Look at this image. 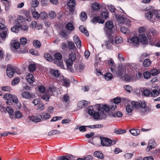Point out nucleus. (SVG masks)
I'll use <instances>...</instances> for the list:
<instances>
[{"instance_id": "69168bd1", "label": "nucleus", "mask_w": 160, "mask_h": 160, "mask_svg": "<svg viewBox=\"0 0 160 160\" xmlns=\"http://www.w3.org/2000/svg\"><path fill=\"white\" fill-rule=\"evenodd\" d=\"M42 98L45 100L46 101H48L50 98V97L47 94H44L42 96Z\"/></svg>"}, {"instance_id": "1a4fd4ad", "label": "nucleus", "mask_w": 160, "mask_h": 160, "mask_svg": "<svg viewBox=\"0 0 160 160\" xmlns=\"http://www.w3.org/2000/svg\"><path fill=\"white\" fill-rule=\"evenodd\" d=\"M73 61L72 59L68 58L66 60V62L68 70L72 72H74V69L72 66Z\"/></svg>"}, {"instance_id": "4d7b16f0", "label": "nucleus", "mask_w": 160, "mask_h": 160, "mask_svg": "<svg viewBox=\"0 0 160 160\" xmlns=\"http://www.w3.org/2000/svg\"><path fill=\"white\" fill-rule=\"evenodd\" d=\"M101 16L102 18L106 19L108 17V12H102Z\"/></svg>"}, {"instance_id": "c85d7f7f", "label": "nucleus", "mask_w": 160, "mask_h": 160, "mask_svg": "<svg viewBox=\"0 0 160 160\" xmlns=\"http://www.w3.org/2000/svg\"><path fill=\"white\" fill-rule=\"evenodd\" d=\"M68 48L69 50H74L75 48V46L72 41H67Z\"/></svg>"}, {"instance_id": "0e129e2a", "label": "nucleus", "mask_w": 160, "mask_h": 160, "mask_svg": "<svg viewBox=\"0 0 160 160\" xmlns=\"http://www.w3.org/2000/svg\"><path fill=\"white\" fill-rule=\"evenodd\" d=\"M124 88L127 92H130L132 90V87L129 85H126L124 86Z\"/></svg>"}, {"instance_id": "a878e982", "label": "nucleus", "mask_w": 160, "mask_h": 160, "mask_svg": "<svg viewBox=\"0 0 160 160\" xmlns=\"http://www.w3.org/2000/svg\"><path fill=\"white\" fill-rule=\"evenodd\" d=\"M55 59L53 61H57L61 60L62 58V55L60 53H56L54 55Z\"/></svg>"}, {"instance_id": "864d4df0", "label": "nucleus", "mask_w": 160, "mask_h": 160, "mask_svg": "<svg viewBox=\"0 0 160 160\" xmlns=\"http://www.w3.org/2000/svg\"><path fill=\"white\" fill-rule=\"evenodd\" d=\"M114 35L113 34V38L115 39V42L116 43H120L122 42V38L121 37H116L115 38L114 37Z\"/></svg>"}, {"instance_id": "72a5a7b5", "label": "nucleus", "mask_w": 160, "mask_h": 160, "mask_svg": "<svg viewBox=\"0 0 160 160\" xmlns=\"http://www.w3.org/2000/svg\"><path fill=\"white\" fill-rule=\"evenodd\" d=\"M39 5V2L37 0H32L31 3V5L32 8L31 9H35V8L37 7Z\"/></svg>"}, {"instance_id": "6e6d98bb", "label": "nucleus", "mask_w": 160, "mask_h": 160, "mask_svg": "<svg viewBox=\"0 0 160 160\" xmlns=\"http://www.w3.org/2000/svg\"><path fill=\"white\" fill-rule=\"evenodd\" d=\"M69 59L75 61L76 59V54L74 52H72L69 55Z\"/></svg>"}, {"instance_id": "9b49d317", "label": "nucleus", "mask_w": 160, "mask_h": 160, "mask_svg": "<svg viewBox=\"0 0 160 160\" xmlns=\"http://www.w3.org/2000/svg\"><path fill=\"white\" fill-rule=\"evenodd\" d=\"M15 69L12 67H8L6 69V73L9 78H12L15 73Z\"/></svg>"}, {"instance_id": "473e14b6", "label": "nucleus", "mask_w": 160, "mask_h": 160, "mask_svg": "<svg viewBox=\"0 0 160 160\" xmlns=\"http://www.w3.org/2000/svg\"><path fill=\"white\" fill-rule=\"evenodd\" d=\"M33 44L34 46L37 48H39L41 45V43L38 40H34L33 42Z\"/></svg>"}, {"instance_id": "6e6552de", "label": "nucleus", "mask_w": 160, "mask_h": 160, "mask_svg": "<svg viewBox=\"0 0 160 160\" xmlns=\"http://www.w3.org/2000/svg\"><path fill=\"white\" fill-rule=\"evenodd\" d=\"M118 19L120 23H124L128 26L130 25V21L127 19H125L121 15H119Z\"/></svg>"}, {"instance_id": "09e8293b", "label": "nucleus", "mask_w": 160, "mask_h": 160, "mask_svg": "<svg viewBox=\"0 0 160 160\" xmlns=\"http://www.w3.org/2000/svg\"><path fill=\"white\" fill-rule=\"evenodd\" d=\"M29 71L30 72H33L36 69V66L34 64H31L28 66Z\"/></svg>"}, {"instance_id": "f03ea898", "label": "nucleus", "mask_w": 160, "mask_h": 160, "mask_svg": "<svg viewBox=\"0 0 160 160\" xmlns=\"http://www.w3.org/2000/svg\"><path fill=\"white\" fill-rule=\"evenodd\" d=\"M18 22L15 25L11 28V29L12 32L16 33L18 32L20 28H21L22 25L20 23L23 22L25 21L23 19V17L21 16H20L18 18Z\"/></svg>"}, {"instance_id": "4be33fe9", "label": "nucleus", "mask_w": 160, "mask_h": 160, "mask_svg": "<svg viewBox=\"0 0 160 160\" xmlns=\"http://www.w3.org/2000/svg\"><path fill=\"white\" fill-rule=\"evenodd\" d=\"M22 117V115L19 111H16L14 113V118L12 119H19Z\"/></svg>"}, {"instance_id": "4c0bfd02", "label": "nucleus", "mask_w": 160, "mask_h": 160, "mask_svg": "<svg viewBox=\"0 0 160 160\" xmlns=\"http://www.w3.org/2000/svg\"><path fill=\"white\" fill-rule=\"evenodd\" d=\"M92 8L93 10L97 11L99 10L100 8V6L99 4L98 3H95L92 4Z\"/></svg>"}, {"instance_id": "c9c22d12", "label": "nucleus", "mask_w": 160, "mask_h": 160, "mask_svg": "<svg viewBox=\"0 0 160 160\" xmlns=\"http://www.w3.org/2000/svg\"><path fill=\"white\" fill-rule=\"evenodd\" d=\"M121 31L124 34H128L130 32V30L128 28L125 27H122L120 28Z\"/></svg>"}, {"instance_id": "7c9ffc66", "label": "nucleus", "mask_w": 160, "mask_h": 160, "mask_svg": "<svg viewBox=\"0 0 160 160\" xmlns=\"http://www.w3.org/2000/svg\"><path fill=\"white\" fill-rule=\"evenodd\" d=\"M109 115L111 116L113 118H116L117 116L119 117H121L122 116V114L121 112H117L116 114L112 112L109 113Z\"/></svg>"}, {"instance_id": "c03bdc74", "label": "nucleus", "mask_w": 160, "mask_h": 160, "mask_svg": "<svg viewBox=\"0 0 160 160\" xmlns=\"http://www.w3.org/2000/svg\"><path fill=\"white\" fill-rule=\"evenodd\" d=\"M153 15L154 12H153V10L152 12L149 11V12H148L145 14V16L148 19L151 18Z\"/></svg>"}, {"instance_id": "f8f14e48", "label": "nucleus", "mask_w": 160, "mask_h": 160, "mask_svg": "<svg viewBox=\"0 0 160 160\" xmlns=\"http://www.w3.org/2000/svg\"><path fill=\"white\" fill-rule=\"evenodd\" d=\"M128 42L130 43H132L135 45H137L140 41L139 39L137 37H133L128 39Z\"/></svg>"}, {"instance_id": "f704fd0d", "label": "nucleus", "mask_w": 160, "mask_h": 160, "mask_svg": "<svg viewBox=\"0 0 160 160\" xmlns=\"http://www.w3.org/2000/svg\"><path fill=\"white\" fill-rule=\"evenodd\" d=\"M63 82L62 85L66 87H68L70 86V80L68 78H63Z\"/></svg>"}, {"instance_id": "338daca9", "label": "nucleus", "mask_w": 160, "mask_h": 160, "mask_svg": "<svg viewBox=\"0 0 160 160\" xmlns=\"http://www.w3.org/2000/svg\"><path fill=\"white\" fill-rule=\"evenodd\" d=\"M121 101V98L120 97H118L113 99V103L118 104L120 103Z\"/></svg>"}, {"instance_id": "a18cd8bd", "label": "nucleus", "mask_w": 160, "mask_h": 160, "mask_svg": "<svg viewBox=\"0 0 160 160\" xmlns=\"http://www.w3.org/2000/svg\"><path fill=\"white\" fill-rule=\"evenodd\" d=\"M44 57L47 60L51 61L52 60V57L49 54L45 53L44 55Z\"/></svg>"}, {"instance_id": "5701e85b", "label": "nucleus", "mask_w": 160, "mask_h": 160, "mask_svg": "<svg viewBox=\"0 0 160 160\" xmlns=\"http://www.w3.org/2000/svg\"><path fill=\"white\" fill-rule=\"evenodd\" d=\"M94 156L100 159L104 158V156L103 154L100 151H95L94 152Z\"/></svg>"}, {"instance_id": "a19ab883", "label": "nucleus", "mask_w": 160, "mask_h": 160, "mask_svg": "<svg viewBox=\"0 0 160 160\" xmlns=\"http://www.w3.org/2000/svg\"><path fill=\"white\" fill-rule=\"evenodd\" d=\"M4 31L1 32L0 33V36L2 39L4 40L7 36V30H5Z\"/></svg>"}, {"instance_id": "2f4dec72", "label": "nucleus", "mask_w": 160, "mask_h": 160, "mask_svg": "<svg viewBox=\"0 0 160 160\" xmlns=\"http://www.w3.org/2000/svg\"><path fill=\"white\" fill-rule=\"evenodd\" d=\"M151 64V61L148 58L145 59L143 62V65L145 67H147L149 66Z\"/></svg>"}, {"instance_id": "ea45409f", "label": "nucleus", "mask_w": 160, "mask_h": 160, "mask_svg": "<svg viewBox=\"0 0 160 160\" xmlns=\"http://www.w3.org/2000/svg\"><path fill=\"white\" fill-rule=\"evenodd\" d=\"M10 100L11 102V104H12V102L14 103H17L18 102V98L14 95H11V98Z\"/></svg>"}, {"instance_id": "20e7f679", "label": "nucleus", "mask_w": 160, "mask_h": 160, "mask_svg": "<svg viewBox=\"0 0 160 160\" xmlns=\"http://www.w3.org/2000/svg\"><path fill=\"white\" fill-rule=\"evenodd\" d=\"M146 107V103L144 100L140 101L139 102L138 109L140 111L142 115H144L146 114L147 111L145 109Z\"/></svg>"}, {"instance_id": "c756f323", "label": "nucleus", "mask_w": 160, "mask_h": 160, "mask_svg": "<svg viewBox=\"0 0 160 160\" xmlns=\"http://www.w3.org/2000/svg\"><path fill=\"white\" fill-rule=\"evenodd\" d=\"M140 130L139 129H133L130 130L131 134L133 136H137L140 133Z\"/></svg>"}, {"instance_id": "cd10ccee", "label": "nucleus", "mask_w": 160, "mask_h": 160, "mask_svg": "<svg viewBox=\"0 0 160 160\" xmlns=\"http://www.w3.org/2000/svg\"><path fill=\"white\" fill-rule=\"evenodd\" d=\"M79 29L82 32L84 33L88 37L89 36V33L88 31L83 26H80L79 27Z\"/></svg>"}, {"instance_id": "de8ad7c7", "label": "nucleus", "mask_w": 160, "mask_h": 160, "mask_svg": "<svg viewBox=\"0 0 160 160\" xmlns=\"http://www.w3.org/2000/svg\"><path fill=\"white\" fill-rule=\"evenodd\" d=\"M75 5V3L73 0H69L68 3V6L69 8H73Z\"/></svg>"}, {"instance_id": "774afa93", "label": "nucleus", "mask_w": 160, "mask_h": 160, "mask_svg": "<svg viewBox=\"0 0 160 160\" xmlns=\"http://www.w3.org/2000/svg\"><path fill=\"white\" fill-rule=\"evenodd\" d=\"M47 16V14L44 12H41L40 14V17L42 19H45Z\"/></svg>"}, {"instance_id": "37998d69", "label": "nucleus", "mask_w": 160, "mask_h": 160, "mask_svg": "<svg viewBox=\"0 0 160 160\" xmlns=\"http://www.w3.org/2000/svg\"><path fill=\"white\" fill-rule=\"evenodd\" d=\"M53 62L55 64H57L58 66H59L61 68H64V66L63 65L62 62L61 60L57 61L56 62H55V61H53Z\"/></svg>"}, {"instance_id": "4468645a", "label": "nucleus", "mask_w": 160, "mask_h": 160, "mask_svg": "<svg viewBox=\"0 0 160 160\" xmlns=\"http://www.w3.org/2000/svg\"><path fill=\"white\" fill-rule=\"evenodd\" d=\"M26 79L28 83L30 85L33 83L34 80L33 75L31 73H29L27 75Z\"/></svg>"}, {"instance_id": "39448f33", "label": "nucleus", "mask_w": 160, "mask_h": 160, "mask_svg": "<svg viewBox=\"0 0 160 160\" xmlns=\"http://www.w3.org/2000/svg\"><path fill=\"white\" fill-rule=\"evenodd\" d=\"M139 40L140 42H142L144 44H146L148 43V39L150 40L151 39V36H149L148 35H147L146 37L144 34H141L139 35Z\"/></svg>"}, {"instance_id": "6ab92c4d", "label": "nucleus", "mask_w": 160, "mask_h": 160, "mask_svg": "<svg viewBox=\"0 0 160 160\" xmlns=\"http://www.w3.org/2000/svg\"><path fill=\"white\" fill-rule=\"evenodd\" d=\"M28 118L30 120L34 122H38L41 121V118H39L37 116H29Z\"/></svg>"}, {"instance_id": "ddd939ff", "label": "nucleus", "mask_w": 160, "mask_h": 160, "mask_svg": "<svg viewBox=\"0 0 160 160\" xmlns=\"http://www.w3.org/2000/svg\"><path fill=\"white\" fill-rule=\"evenodd\" d=\"M156 146V143L154 140L151 139L149 141L148 147L146 148L147 151H149L151 149L154 148Z\"/></svg>"}, {"instance_id": "49530a36", "label": "nucleus", "mask_w": 160, "mask_h": 160, "mask_svg": "<svg viewBox=\"0 0 160 160\" xmlns=\"http://www.w3.org/2000/svg\"><path fill=\"white\" fill-rule=\"evenodd\" d=\"M150 95L152 97H157L159 94V92L156 90H154L151 92Z\"/></svg>"}, {"instance_id": "393cba45", "label": "nucleus", "mask_w": 160, "mask_h": 160, "mask_svg": "<svg viewBox=\"0 0 160 160\" xmlns=\"http://www.w3.org/2000/svg\"><path fill=\"white\" fill-rule=\"evenodd\" d=\"M11 45L14 48L18 49L20 48V44L18 42L13 41L11 42Z\"/></svg>"}, {"instance_id": "bf43d9fd", "label": "nucleus", "mask_w": 160, "mask_h": 160, "mask_svg": "<svg viewBox=\"0 0 160 160\" xmlns=\"http://www.w3.org/2000/svg\"><path fill=\"white\" fill-rule=\"evenodd\" d=\"M1 89L3 91L9 92L11 89V88L8 86H3L1 87Z\"/></svg>"}, {"instance_id": "13d9d810", "label": "nucleus", "mask_w": 160, "mask_h": 160, "mask_svg": "<svg viewBox=\"0 0 160 160\" xmlns=\"http://www.w3.org/2000/svg\"><path fill=\"white\" fill-rule=\"evenodd\" d=\"M143 76L144 78H145L148 79L151 76L150 73L149 72L147 71L144 72L143 74Z\"/></svg>"}, {"instance_id": "b1692460", "label": "nucleus", "mask_w": 160, "mask_h": 160, "mask_svg": "<svg viewBox=\"0 0 160 160\" xmlns=\"http://www.w3.org/2000/svg\"><path fill=\"white\" fill-rule=\"evenodd\" d=\"M141 92L143 95L145 97L149 96L150 95V93H151L150 91L147 88L144 90H141Z\"/></svg>"}, {"instance_id": "5fc2aeb1", "label": "nucleus", "mask_w": 160, "mask_h": 160, "mask_svg": "<svg viewBox=\"0 0 160 160\" xmlns=\"http://www.w3.org/2000/svg\"><path fill=\"white\" fill-rule=\"evenodd\" d=\"M154 12V15L155 17L158 18H160V12L158 10H153Z\"/></svg>"}, {"instance_id": "dca6fc26", "label": "nucleus", "mask_w": 160, "mask_h": 160, "mask_svg": "<svg viewBox=\"0 0 160 160\" xmlns=\"http://www.w3.org/2000/svg\"><path fill=\"white\" fill-rule=\"evenodd\" d=\"M21 95L23 98H24L26 99H29L30 98H33V95L28 92H22Z\"/></svg>"}, {"instance_id": "8fccbe9b", "label": "nucleus", "mask_w": 160, "mask_h": 160, "mask_svg": "<svg viewBox=\"0 0 160 160\" xmlns=\"http://www.w3.org/2000/svg\"><path fill=\"white\" fill-rule=\"evenodd\" d=\"M81 19L82 21H84L85 20H86L87 18L86 14L85 12H81Z\"/></svg>"}, {"instance_id": "0eeeda50", "label": "nucleus", "mask_w": 160, "mask_h": 160, "mask_svg": "<svg viewBox=\"0 0 160 160\" xmlns=\"http://www.w3.org/2000/svg\"><path fill=\"white\" fill-rule=\"evenodd\" d=\"M101 144L103 146H109L111 145L112 141L108 138L101 137Z\"/></svg>"}, {"instance_id": "3c124183", "label": "nucleus", "mask_w": 160, "mask_h": 160, "mask_svg": "<svg viewBox=\"0 0 160 160\" xmlns=\"http://www.w3.org/2000/svg\"><path fill=\"white\" fill-rule=\"evenodd\" d=\"M20 81V79L18 78H15L12 82V84L13 86H15Z\"/></svg>"}, {"instance_id": "2eb2a0df", "label": "nucleus", "mask_w": 160, "mask_h": 160, "mask_svg": "<svg viewBox=\"0 0 160 160\" xmlns=\"http://www.w3.org/2000/svg\"><path fill=\"white\" fill-rule=\"evenodd\" d=\"M12 95V94L10 93H7L5 94L3 96V98L7 100L6 101V103L8 105L11 104L10 99L11 98Z\"/></svg>"}, {"instance_id": "680f3d73", "label": "nucleus", "mask_w": 160, "mask_h": 160, "mask_svg": "<svg viewBox=\"0 0 160 160\" xmlns=\"http://www.w3.org/2000/svg\"><path fill=\"white\" fill-rule=\"evenodd\" d=\"M133 156V153H127L124 155V158L126 159L130 158Z\"/></svg>"}, {"instance_id": "a211bd4d", "label": "nucleus", "mask_w": 160, "mask_h": 160, "mask_svg": "<svg viewBox=\"0 0 160 160\" xmlns=\"http://www.w3.org/2000/svg\"><path fill=\"white\" fill-rule=\"evenodd\" d=\"M126 114L130 116L132 114V111L133 109V107L130 105H128L126 107Z\"/></svg>"}, {"instance_id": "f257e3e1", "label": "nucleus", "mask_w": 160, "mask_h": 160, "mask_svg": "<svg viewBox=\"0 0 160 160\" xmlns=\"http://www.w3.org/2000/svg\"><path fill=\"white\" fill-rule=\"evenodd\" d=\"M97 109L96 111L92 109H89L88 113L91 116H92L95 119H104L107 117V114L104 112V110L107 112L110 110L109 107L104 105L102 106V105L100 104H97L95 106Z\"/></svg>"}, {"instance_id": "412c9836", "label": "nucleus", "mask_w": 160, "mask_h": 160, "mask_svg": "<svg viewBox=\"0 0 160 160\" xmlns=\"http://www.w3.org/2000/svg\"><path fill=\"white\" fill-rule=\"evenodd\" d=\"M50 73L53 76L58 77L59 76L60 72L58 70L52 69L50 70Z\"/></svg>"}, {"instance_id": "9d476101", "label": "nucleus", "mask_w": 160, "mask_h": 160, "mask_svg": "<svg viewBox=\"0 0 160 160\" xmlns=\"http://www.w3.org/2000/svg\"><path fill=\"white\" fill-rule=\"evenodd\" d=\"M125 73V69L123 66L118 67L117 72L116 73L117 76L119 78H122Z\"/></svg>"}, {"instance_id": "7ed1b4c3", "label": "nucleus", "mask_w": 160, "mask_h": 160, "mask_svg": "<svg viewBox=\"0 0 160 160\" xmlns=\"http://www.w3.org/2000/svg\"><path fill=\"white\" fill-rule=\"evenodd\" d=\"M107 34L109 40L105 41V46L107 49H110L112 48L111 44H113L114 43V38L113 35L109 33L108 32H107Z\"/></svg>"}, {"instance_id": "f3484780", "label": "nucleus", "mask_w": 160, "mask_h": 160, "mask_svg": "<svg viewBox=\"0 0 160 160\" xmlns=\"http://www.w3.org/2000/svg\"><path fill=\"white\" fill-rule=\"evenodd\" d=\"M6 110L9 114L11 118H14V111L12 108L10 106H8L6 108Z\"/></svg>"}, {"instance_id": "603ef678", "label": "nucleus", "mask_w": 160, "mask_h": 160, "mask_svg": "<svg viewBox=\"0 0 160 160\" xmlns=\"http://www.w3.org/2000/svg\"><path fill=\"white\" fill-rule=\"evenodd\" d=\"M100 19V18L99 16L94 17L91 20L92 22L94 24H96L97 22L98 23L99 20Z\"/></svg>"}, {"instance_id": "bb28decb", "label": "nucleus", "mask_w": 160, "mask_h": 160, "mask_svg": "<svg viewBox=\"0 0 160 160\" xmlns=\"http://www.w3.org/2000/svg\"><path fill=\"white\" fill-rule=\"evenodd\" d=\"M66 28L69 31H72L74 30V27L73 24L71 22L68 23L66 25Z\"/></svg>"}, {"instance_id": "79ce46f5", "label": "nucleus", "mask_w": 160, "mask_h": 160, "mask_svg": "<svg viewBox=\"0 0 160 160\" xmlns=\"http://www.w3.org/2000/svg\"><path fill=\"white\" fill-rule=\"evenodd\" d=\"M104 77L106 80L108 81L111 80L112 78V75L110 73H107L105 74Z\"/></svg>"}, {"instance_id": "58836bf2", "label": "nucleus", "mask_w": 160, "mask_h": 160, "mask_svg": "<svg viewBox=\"0 0 160 160\" xmlns=\"http://www.w3.org/2000/svg\"><path fill=\"white\" fill-rule=\"evenodd\" d=\"M35 9H31V12L33 17L36 19L40 17V14L38 13L37 12L35 11Z\"/></svg>"}, {"instance_id": "e433bc0d", "label": "nucleus", "mask_w": 160, "mask_h": 160, "mask_svg": "<svg viewBox=\"0 0 160 160\" xmlns=\"http://www.w3.org/2000/svg\"><path fill=\"white\" fill-rule=\"evenodd\" d=\"M40 117L42 119H43L45 120L49 119L50 118V115L46 113H42L41 115H40Z\"/></svg>"}, {"instance_id": "e2e57ef3", "label": "nucleus", "mask_w": 160, "mask_h": 160, "mask_svg": "<svg viewBox=\"0 0 160 160\" xmlns=\"http://www.w3.org/2000/svg\"><path fill=\"white\" fill-rule=\"evenodd\" d=\"M56 87L53 86H50L48 88V90L52 93L55 92L56 90Z\"/></svg>"}, {"instance_id": "052dcab7", "label": "nucleus", "mask_w": 160, "mask_h": 160, "mask_svg": "<svg viewBox=\"0 0 160 160\" xmlns=\"http://www.w3.org/2000/svg\"><path fill=\"white\" fill-rule=\"evenodd\" d=\"M21 43L23 45H25L27 42V39L25 38H22L20 39Z\"/></svg>"}, {"instance_id": "423d86ee", "label": "nucleus", "mask_w": 160, "mask_h": 160, "mask_svg": "<svg viewBox=\"0 0 160 160\" xmlns=\"http://www.w3.org/2000/svg\"><path fill=\"white\" fill-rule=\"evenodd\" d=\"M105 28L108 30H107V32L113 35L114 33L112 32L111 30L113 27V24L112 22L110 21H108L106 22L105 24Z\"/></svg>"}, {"instance_id": "aec40b11", "label": "nucleus", "mask_w": 160, "mask_h": 160, "mask_svg": "<svg viewBox=\"0 0 160 160\" xmlns=\"http://www.w3.org/2000/svg\"><path fill=\"white\" fill-rule=\"evenodd\" d=\"M90 102L86 101H81L78 102V105L80 108H83L86 106Z\"/></svg>"}]
</instances>
